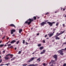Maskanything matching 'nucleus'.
I'll list each match as a JSON object with an SVG mask.
<instances>
[{
	"label": "nucleus",
	"mask_w": 66,
	"mask_h": 66,
	"mask_svg": "<svg viewBox=\"0 0 66 66\" xmlns=\"http://www.w3.org/2000/svg\"><path fill=\"white\" fill-rule=\"evenodd\" d=\"M33 20H34L33 19H31L29 18L26 21L25 23L26 24H28V25H30V24L31 23V22H32Z\"/></svg>",
	"instance_id": "obj_1"
},
{
	"label": "nucleus",
	"mask_w": 66,
	"mask_h": 66,
	"mask_svg": "<svg viewBox=\"0 0 66 66\" xmlns=\"http://www.w3.org/2000/svg\"><path fill=\"white\" fill-rule=\"evenodd\" d=\"M9 55H10L11 56H13V55L12 54H8L6 55L5 57V60H7L9 59Z\"/></svg>",
	"instance_id": "obj_2"
},
{
	"label": "nucleus",
	"mask_w": 66,
	"mask_h": 66,
	"mask_svg": "<svg viewBox=\"0 0 66 66\" xmlns=\"http://www.w3.org/2000/svg\"><path fill=\"white\" fill-rule=\"evenodd\" d=\"M55 23V22H47V23L49 24V25L50 27H52V26H53V23Z\"/></svg>",
	"instance_id": "obj_3"
},
{
	"label": "nucleus",
	"mask_w": 66,
	"mask_h": 66,
	"mask_svg": "<svg viewBox=\"0 0 66 66\" xmlns=\"http://www.w3.org/2000/svg\"><path fill=\"white\" fill-rule=\"evenodd\" d=\"M63 50H62V49L61 50H60V51H57V52L58 53H60L61 55H63V54H64V53H63Z\"/></svg>",
	"instance_id": "obj_4"
},
{
	"label": "nucleus",
	"mask_w": 66,
	"mask_h": 66,
	"mask_svg": "<svg viewBox=\"0 0 66 66\" xmlns=\"http://www.w3.org/2000/svg\"><path fill=\"white\" fill-rule=\"evenodd\" d=\"M34 59V57H33L31 58L29 60L27 61V63H30L31 61H33V60Z\"/></svg>",
	"instance_id": "obj_5"
},
{
	"label": "nucleus",
	"mask_w": 66,
	"mask_h": 66,
	"mask_svg": "<svg viewBox=\"0 0 66 66\" xmlns=\"http://www.w3.org/2000/svg\"><path fill=\"white\" fill-rule=\"evenodd\" d=\"M16 31L15 30L12 29L11 30V34H13L14 33V32H15Z\"/></svg>",
	"instance_id": "obj_6"
},
{
	"label": "nucleus",
	"mask_w": 66,
	"mask_h": 66,
	"mask_svg": "<svg viewBox=\"0 0 66 66\" xmlns=\"http://www.w3.org/2000/svg\"><path fill=\"white\" fill-rule=\"evenodd\" d=\"M55 62V61L53 60H52L51 61L49 62V64H53Z\"/></svg>",
	"instance_id": "obj_7"
},
{
	"label": "nucleus",
	"mask_w": 66,
	"mask_h": 66,
	"mask_svg": "<svg viewBox=\"0 0 66 66\" xmlns=\"http://www.w3.org/2000/svg\"><path fill=\"white\" fill-rule=\"evenodd\" d=\"M46 24V22H43L41 23L40 24L41 26H44Z\"/></svg>",
	"instance_id": "obj_8"
},
{
	"label": "nucleus",
	"mask_w": 66,
	"mask_h": 66,
	"mask_svg": "<svg viewBox=\"0 0 66 66\" xmlns=\"http://www.w3.org/2000/svg\"><path fill=\"white\" fill-rule=\"evenodd\" d=\"M53 57H54V58L55 59V61H56V60H57V55H55L54 56H53Z\"/></svg>",
	"instance_id": "obj_9"
},
{
	"label": "nucleus",
	"mask_w": 66,
	"mask_h": 66,
	"mask_svg": "<svg viewBox=\"0 0 66 66\" xmlns=\"http://www.w3.org/2000/svg\"><path fill=\"white\" fill-rule=\"evenodd\" d=\"M55 37V39L56 40H57V39L59 40L60 39V38L59 37H58V36H54Z\"/></svg>",
	"instance_id": "obj_10"
},
{
	"label": "nucleus",
	"mask_w": 66,
	"mask_h": 66,
	"mask_svg": "<svg viewBox=\"0 0 66 66\" xmlns=\"http://www.w3.org/2000/svg\"><path fill=\"white\" fill-rule=\"evenodd\" d=\"M45 52H46V50H43V52H41L40 54H44Z\"/></svg>",
	"instance_id": "obj_11"
},
{
	"label": "nucleus",
	"mask_w": 66,
	"mask_h": 66,
	"mask_svg": "<svg viewBox=\"0 0 66 66\" xmlns=\"http://www.w3.org/2000/svg\"><path fill=\"white\" fill-rule=\"evenodd\" d=\"M10 26H11V27H14V28H15V27H16L15 26L14 24H10Z\"/></svg>",
	"instance_id": "obj_12"
},
{
	"label": "nucleus",
	"mask_w": 66,
	"mask_h": 66,
	"mask_svg": "<svg viewBox=\"0 0 66 66\" xmlns=\"http://www.w3.org/2000/svg\"><path fill=\"white\" fill-rule=\"evenodd\" d=\"M48 35H49V37H51V36H52L53 35V34H48Z\"/></svg>",
	"instance_id": "obj_13"
},
{
	"label": "nucleus",
	"mask_w": 66,
	"mask_h": 66,
	"mask_svg": "<svg viewBox=\"0 0 66 66\" xmlns=\"http://www.w3.org/2000/svg\"><path fill=\"white\" fill-rule=\"evenodd\" d=\"M16 41L15 40H13L10 43V44H14V43H15Z\"/></svg>",
	"instance_id": "obj_14"
},
{
	"label": "nucleus",
	"mask_w": 66,
	"mask_h": 66,
	"mask_svg": "<svg viewBox=\"0 0 66 66\" xmlns=\"http://www.w3.org/2000/svg\"><path fill=\"white\" fill-rule=\"evenodd\" d=\"M31 66H37L38 65V64H36L35 65H34V64H31Z\"/></svg>",
	"instance_id": "obj_15"
},
{
	"label": "nucleus",
	"mask_w": 66,
	"mask_h": 66,
	"mask_svg": "<svg viewBox=\"0 0 66 66\" xmlns=\"http://www.w3.org/2000/svg\"><path fill=\"white\" fill-rule=\"evenodd\" d=\"M37 61H38L39 62H40V58H39L38 59H37Z\"/></svg>",
	"instance_id": "obj_16"
},
{
	"label": "nucleus",
	"mask_w": 66,
	"mask_h": 66,
	"mask_svg": "<svg viewBox=\"0 0 66 66\" xmlns=\"http://www.w3.org/2000/svg\"><path fill=\"white\" fill-rule=\"evenodd\" d=\"M22 31V29H21L19 30V33H21V32Z\"/></svg>",
	"instance_id": "obj_17"
},
{
	"label": "nucleus",
	"mask_w": 66,
	"mask_h": 66,
	"mask_svg": "<svg viewBox=\"0 0 66 66\" xmlns=\"http://www.w3.org/2000/svg\"><path fill=\"white\" fill-rule=\"evenodd\" d=\"M60 34H61V33H59H59H58V32H57L56 34V36H59V35H60Z\"/></svg>",
	"instance_id": "obj_18"
},
{
	"label": "nucleus",
	"mask_w": 66,
	"mask_h": 66,
	"mask_svg": "<svg viewBox=\"0 0 66 66\" xmlns=\"http://www.w3.org/2000/svg\"><path fill=\"white\" fill-rule=\"evenodd\" d=\"M39 49H40V50H42V49H44V47H40L39 48Z\"/></svg>",
	"instance_id": "obj_19"
},
{
	"label": "nucleus",
	"mask_w": 66,
	"mask_h": 66,
	"mask_svg": "<svg viewBox=\"0 0 66 66\" xmlns=\"http://www.w3.org/2000/svg\"><path fill=\"white\" fill-rule=\"evenodd\" d=\"M4 46V44H1L0 45V47H2Z\"/></svg>",
	"instance_id": "obj_20"
},
{
	"label": "nucleus",
	"mask_w": 66,
	"mask_h": 66,
	"mask_svg": "<svg viewBox=\"0 0 66 66\" xmlns=\"http://www.w3.org/2000/svg\"><path fill=\"white\" fill-rule=\"evenodd\" d=\"M43 65L44 66H46V65H47V64H45V63H43Z\"/></svg>",
	"instance_id": "obj_21"
},
{
	"label": "nucleus",
	"mask_w": 66,
	"mask_h": 66,
	"mask_svg": "<svg viewBox=\"0 0 66 66\" xmlns=\"http://www.w3.org/2000/svg\"><path fill=\"white\" fill-rule=\"evenodd\" d=\"M33 18L34 20H36V17L34 16L33 17Z\"/></svg>",
	"instance_id": "obj_22"
},
{
	"label": "nucleus",
	"mask_w": 66,
	"mask_h": 66,
	"mask_svg": "<svg viewBox=\"0 0 66 66\" xmlns=\"http://www.w3.org/2000/svg\"><path fill=\"white\" fill-rule=\"evenodd\" d=\"M15 57L13 58L12 59H11V61H13V60H15Z\"/></svg>",
	"instance_id": "obj_23"
},
{
	"label": "nucleus",
	"mask_w": 66,
	"mask_h": 66,
	"mask_svg": "<svg viewBox=\"0 0 66 66\" xmlns=\"http://www.w3.org/2000/svg\"><path fill=\"white\" fill-rule=\"evenodd\" d=\"M59 24V22H57L56 25V26H57Z\"/></svg>",
	"instance_id": "obj_24"
},
{
	"label": "nucleus",
	"mask_w": 66,
	"mask_h": 66,
	"mask_svg": "<svg viewBox=\"0 0 66 66\" xmlns=\"http://www.w3.org/2000/svg\"><path fill=\"white\" fill-rule=\"evenodd\" d=\"M23 44H24V43H25V40H23Z\"/></svg>",
	"instance_id": "obj_25"
},
{
	"label": "nucleus",
	"mask_w": 66,
	"mask_h": 66,
	"mask_svg": "<svg viewBox=\"0 0 66 66\" xmlns=\"http://www.w3.org/2000/svg\"><path fill=\"white\" fill-rule=\"evenodd\" d=\"M19 43V41H18L17 42H16V44L18 45V43Z\"/></svg>",
	"instance_id": "obj_26"
},
{
	"label": "nucleus",
	"mask_w": 66,
	"mask_h": 66,
	"mask_svg": "<svg viewBox=\"0 0 66 66\" xmlns=\"http://www.w3.org/2000/svg\"><path fill=\"white\" fill-rule=\"evenodd\" d=\"M38 47H40V46H41V44H39L38 45Z\"/></svg>",
	"instance_id": "obj_27"
},
{
	"label": "nucleus",
	"mask_w": 66,
	"mask_h": 66,
	"mask_svg": "<svg viewBox=\"0 0 66 66\" xmlns=\"http://www.w3.org/2000/svg\"><path fill=\"white\" fill-rule=\"evenodd\" d=\"M22 51H19V52L18 53V54H20L21 53V52Z\"/></svg>",
	"instance_id": "obj_28"
},
{
	"label": "nucleus",
	"mask_w": 66,
	"mask_h": 66,
	"mask_svg": "<svg viewBox=\"0 0 66 66\" xmlns=\"http://www.w3.org/2000/svg\"><path fill=\"white\" fill-rule=\"evenodd\" d=\"M10 48H11V49H12V48H13V46H10Z\"/></svg>",
	"instance_id": "obj_29"
},
{
	"label": "nucleus",
	"mask_w": 66,
	"mask_h": 66,
	"mask_svg": "<svg viewBox=\"0 0 66 66\" xmlns=\"http://www.w3.org/2000/svg\"><path fill=\"white\" fill-rule=\"evenodd\" d=\"M28 65V64H24L23 65V66H26L27 65Z\"/></svg>",
	"instance_id": "obj_30"
},
{
	"label": "nucleus",
	"mask_w": 66,
	"mask_h": 66,
	"mask_svg": "<svg viewBox=\"0 0 66 66\" xmlns=\"http://www.w3.org/2000/svg\"><path fill=\"white\" fill-rule=\"evenodd\" d=\"M15 36V34H13L12 35V36L14 37Z\"/></svg>",
	"instance_id": "obj_31"
},
{
	"label": "nucleus",
	"mask_w": 66,
	"mask_h": 66,
	"mask_svg": "<svg viewBox=\"0 0 66 66\" xmlns=\"http://www.w3.org/2000/svg\"><path fill=\"white\" fill-rule=\"evenodd\" d=\"M5 65V64H2L0 65V66H3V65Z\"/></svg>",
	"instance_id": "obj_32"
},
{
	"label": "nucleus",
	"mask_w": 66,
	"mask_h": 66,
	"mask_svg": "<svg viewBox=\"0 0 66 66\" xmlns=\"http://www.w3.org/2000/svg\"><path fill=\"white\" fill-rule=\"evenodd\" d=\"M7 46H11V44H8Z\"/></svg>",
	"instance_id": "obj_33"
},
{
	"label": "nucleus",
	"mask_w": 66,
	"mask_h": 66,
	"mask_svg": "<svg viewBox=\"0 0 66 66\" xmlns=\"http://www.w3.org/2000/svg\"><path fill=\"white\" fill-rule=\"evenodd\" d=\"M63 66H66V64L64 63L63 64Z\"/></svg>",
	"instance_id": "obj_34"
},
{
	"label": "nucleus",
	"mask_w": 66,
	"mask_h": 66,
	"mask_svg": "<svg viewBox=\"0 0 66 66\" xmlns=\"http://www.w3.org/2000/svg\"><path fill=\"white\" fill-rule=\"evenodd\" d=\"M43 43H46V42H45V40H43Z\"/></svg>",
	"instance_id": "obj_35"
},
{
	"label": "nucleus",
	"mask_w": 66,
	"mask_h": 66,
	"mask_svg": "<svg viewBox=\"0 0 66 66\" xmlns=\"http://www.w3.org/2000/svg\"><path fill=\"white\" fill-rule=\"evenodd\" d=\"M5 37V36H4V37L2 38V39H4V38Z\"/></svg>",
	"instance_id": "obj_36"
},
{
	"label": "nucleus",
	"mask_w": 66,
	"mask_h": 66,
	"mask_svg": "<svg viewBox=\"0 0 66 66\" xmlns=\"http://www.w3.org/2000/svg\"><path fill=\"white\" fill-rule=\"evenodd\" d=\"M48 14H49V12H47L45 14L46 15H48Z\"/></svg>",
	"instance_id": "obj_37"
},
{
	"label": "nucleus",
	"mask_w": 66,
	"mask_h": 66,
	"mask_svg": "<svg viewBox=\"0 0 66 66\" xmlns=\"http://www.w3.org/2000/svg\"><path fill=\"white\" fill-rule=\"evenodd\" d=\"M47 21H48V20H46L45 22H46V23L47 24Z\"/></svg>",
	"instance_id": "obj_38"
},
{
	"label": "nucleus",
	"mask_w": 66,
	"mask_h": 66,
	"mask_svg": "<svg viewBox=\"0 0 66 66\" xmlns=\"http://www.w3.org/2000/svg\"><path fill=\"white\" fill-rule=\"evenodd\" d=\"M2 60L1 59L0 60V63H1V62H2Z\"/></svg>",
	"instance_id": "obj_39"
},
{
	"label": "nucleus",
	"mask_w": 66,
	"mask_h": 66,
	"mask_svg": "<svg viewBox=\"0 0 66 66\" xmlns=\"http://www.w3.org/2000/svg\"><path fill=\"white\" fill-rule=\"evenodd\" d=\"M65 9H65V8H64L63 9V11H65Z\"/></svg>",
	"instance_id": "obj_40"
},
{
	"label": "nucleus",
	"mask_w": 66,
	"mask_h": 66,
	"mask_svg": "<svg viewBox=\"0 0 66 66\" xmlns=\"http://www.w3.org/2000/svg\"><path fill=\"white\" fill-rule=\"evenodd\" d=\"M9 38H9V37H7V38H6V39H9Z\"/></svg>",
	"instance_id": "obj_41"
},
{
	"label": "nucleus",
	"mask_w": 66,
	"mask_h": 66,
	"mask_svg": "<svg viewBox=\"0 0 66 66\" xmlns=\"http://www.w3.org/2000/svg\"><path fill=\"white\" fill-rule=\"evenodd\" d=\"M62 26L63 27H65V24H63Z\"/></svg>",
	"instance_id": "obj_42"
},
{
	"label": "nucleus",
	"mask_w": 66,
	"mask_h": 66,
	"mask_svg": "<svg viewBox=\"0 0 66 66\" xmlns=\"http://www.w3.org/2000/svg\"><path fill=\"white\" fill-rule=\"evenodd\" d=\"M47 36V35H45V37H46Z\"/></svg>",
	"instance_id": "obj_43"
},
{
	"label": "nucleus",
	"mask_w": 66,
	"mask_h": 66,
	"mask_svg": "<svg viewBox=\"0 0 66 66\" xmlns=\"http://www.w3.org/2000/svg\"><path fill=\"white\" fill-rule=\"evenodd\" d=\"M62 50H66V47L64 49H62Z\"/></svg>",
	"instance_id": "obj_44"
},
{
	"label": "nucleus",
	"mask_w": 66,
	"mask_h": 66,
	"mask_svg": "<svg viewBox=\"0 0 66 66\" xmlns=\"http://www.w3.org/2000/svg\"><path fill=\"white\" fill-rule=\"evenodd\" d=\"M26 45H28V43H27V42H26Z\"/></svg>",
	"instance_id": "obj_45"
},
{
	"label": "nucleus",
	"mask_w": 66,
	"mask_h": 66,
	"mask_svg": "<svg viewBox=\"0 0 66 66\" xmlns=\"http://www.w3.org/2000/svg\"><path fill=\"white\" fill-rule=\"evenodd\" d=\"M64 31H63L62 32V33H61V34H63V33H64Z\"/></svg>",
	"instance_id": "obj_46"
},
{
	"label": "nucleus",
	"mask_w": 66,
	"mask_h": 66,
	"mask_svg": "<svg viewBox=\"0 0 66 66\" xmlns=\"http://www.w3.org/2000/svg\"><path fill=\"white\" fill-rule=\"evenodd\" d=\"M5 65H9V64H5Z\"/></svg>",
	"instance_id": "obj_47"
},
{
	"label": "nucleus",
	"mask_w": 66,
	"mask_h": 66,
	"mask_svg": "<svg viewBox=\"0 0 66 66\" xmlns=\"http://www.w3.org/2000/svg\"><path fill=\"white\" fill-rule=\"evenodd\" d=\"M39 33L37 34V35H38H38H39Z\"/></svg>",
	"instance_id": "obj_48"
},
{
	"label": "nucleus",
	"mask_w": 66,
	"mask_h": 66,
	"mask_svg": "<svg viewBox=\"0 0 66 66\" xmlns=\"http://www.w3.org/2000/svg\"><path fill=\"white\" fill-rule=\"evenodd\" d=\"M58 12V11H56L54 12L55 13H57Z\"/></svg>",
	"instance_id": "obj_49"
},
{
	"label": "nucleus",
	"mask_w": 66,
	"mask_h": 66,
	"mask_svg": "<svg viewBox=\"0 0 66 66\" xmlns=\"http://www.w3.org/2000/svg\"><path fill=\"white\" fill-rule=\"evenodd\" d=\"M5 51H3V53H5Z\"/></svg>",
	"instance_id": "obj_50"
},
{
	"label": "nucleus",
	"mask_w": 66,
	"mask_h": 66,
	"mask_svg": "<svg viewBox=\"0 0 66 66\" xmlns=\"http://www.w3.org/2000/svg\"><path fill=\"white\" fill-rule=\"evenodd\" d=\"M55 30H56V29H54V30H53L54 31H55Z\"/></svg>",
	"instance_id": "obj_51"
},
{
	"label": "nucleus",
	"mask_w": 66,
	"mask_h": 66,
	"mask_svg": "<svg viewBox=\"0 0 66 66\" xmlns=\"http://www.w3.org/2000/svg\"><path fill=\"white\" fill-rule=\"evenodd\" d=\"M16 49H17V48H16V47L15 48V50H16Z\"/></svg>",
	"instance_id": "obj_52"
},
{
	"label": "nucleus",
	"mask_w": 66,
	"mask_h": 66,
	"mask_svg": "<svg viewBox=\"0 0 66 66\" xmlns=\"http://www.w3.org/2000/svg\"><path fill=\"white\" fill-rule=\"evenodd\" d=\"M2 43V41L1 40V41L0 42V43Z\"/></svg>",
	"instance_id": "obj_53"
},
{
	"label": "nucleus",
	"mask_w": 66,
	"mask_h": 66,
	"mask_svg": "<svg viewBox=\"0 0 66 66\" xmlns=\"http://www.w3.org/2000/svg\"><path fill=\"white\" fill-rule=\"evenodd\" d=\"M49 39V38H48V37H47V38H46V39Z\"/></svg>",
	"instance_id": "obj_54"
},
{
	"label": "nucleus",
	"mask_w": 66,
	"mask_h": 66,
	"mask_svg": "<svg viewBox=\"0 0 66 66\" xmlns=\"http://www.w3.org/2000/svg\"><path fill=\"white\" fill-rule=\"evenodd\" d=\"M54 41H55L54 40H53L52 41V42H54Z\"/></svg>",
	"instance_id": "obj_55"
},
{
	"label": "nucleus",
	"mask_w": 66,
	"mask_h": 66,
	"mask_svg": "<svg viewBox=\"0 0 66 66\" xmlns=\"http://www.w3.org/2000/svg\"><path fill=\"white\" fill-rule=\"evenodd\" d=\"M10 41H9L8 42V43H10Z\"/></svg>",
	"instance_id": "obj_56"
},
{
	"label": "nucleus",
	"mask_w": 66,
	"mask_h": 66,
	"mask_svg": "<svg viewBox=\"0 0 66 66\" xmlns=\"http://www.w3.org/2000/svg\"><path fill=\"white\" fill-rule=\"evenodd\" d=\"M64 17H66V15H65V16H64Z\"/></svg>",
	"instance_id": "obj_57"
},
{
	"label": "nucleus",
	"mask_w": 66,
	"mask_h": 66,
	"mask_svg": "<svg viewBox=\"0 0 66 66\" xmlns=\"http://www.w3.org/2000/svg\"><path fill=\"white\" fill-rule=\"evenodd\" d=\"M7 46V45H5V46Z\"/></svg>",
	"instance_id": "obj_58"
},
{
	"label": "nucleus",
	"mask_w": 66,
	"mask_h": 66,
	"mask_svg": "<svg viewBox=\"0 0 66 66\" xmlns=\"http://www.w3.org/2000/svg\"><path fill=\"white\" fill-rule=\"evenodd\" d=\"M9 44V43L7 42V43H6V44Z\"/></svg>",
	"instance_id": "obj_59"
},
{
	"label": "nucleus",
	"mask_w": 66,
	"mask_h": 66,
	"mask_svg": "<svg viewBox=\"0 0 66 66\" xmlns=\"http://www.w3.org/2000/svg\"><path fill=\"white\" fill-rule=\"evenodd\" d=\"M30 38H29V39L28 40V41H29V40H30Z\"/></svg>",
	"instance_id": "obj_60"
},
{
	"label": "nucleus",
	"mask_w": 66,
	"mask_h": 66,
	"mask_svg": "<svg viewBox=\"0 0 66 66\" xmlns=\"http://www.w3.org/2000/svg\"><path fill=\"white\" fill-rule=\"evenodd\" d=\"M54 32H55L54 31H53V33H54Z\"/></svg>",
	"instance_id": "obj_61"
},
{
	"label": "nucleus",
	"mask_w": 66,
	"mask_h": 66,
	"mask_svg": "<svg viewBox=\"0 0 66 66\" xmlns=\"http://www.w3.org/2000/svg\"><path fill=\"white\" fill-rule=\"evenodd\" d=\"M34 54V53H32V54Z\"/></svg>",
	"instance_id": "obj_62"
},
{
	"label": "nucleus",
	"mask_w": 66,
	"mask_h": 66,
	"mask_svg": "<svg viewBox=\"0 0 66 66\" xmlns=\"http://www.w3.org/2000/svg\"><path fill=\"white\" fill-rule=\"evenodd\" d=\"M12 57H13L11 56V57H10V58H12Z\"/></svg>",
	"instance_id": "obj_63"
},
{
	"label": "nucleus",
	"mask_w": 66,
	"mask_h": 66,
	"mask_svg": "<svg viewBox=\"0 0 66 66\" xmlns=\"http://www.w3.org/2000/svg\"><path fill=\"white\" fill-rule=\"evenodd\" d=\"M62 7L61 8V10H62Z\"/></svg>",
	"instance_id": "obj_64"
}]
</instances>
